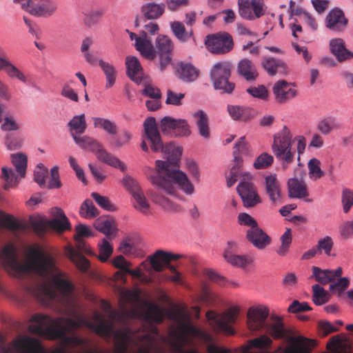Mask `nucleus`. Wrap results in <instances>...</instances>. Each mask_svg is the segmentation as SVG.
<instances>
[{"instance_id":"obj_1","label":"nucleus","mask_w":353,"mask_h":353,"mask_svg":"<svg viewBox=\"0 0 353 353\" xmlns=\"http://www.w3.org/2000/svg\"><path fill=\"white\" fill-rule=\"evenodd\" d=\"M143 128L151 150L154 152H163L167 159L165 161H156L157 172L150 176L151 183L158 188L154 201L166 210L178 211L179 206L164 194L175 195L177 192L176 185L186 194H192L194 191V187L187 175L179 170L178 163L182 154V148L172 142L163 144L155 118H147L143 123Z\"/></svg>"},{"instance_id":"obj_2","label":"nucleus","mask_w":353,"mask_h":353,"mask_svg":"<svg viewBox=\"0 0 353 353\" xmlns=\"http://www.w3.org/2000/svg\"><path fill=\"white\" fill-rule=\"evenodd\" d=\"M30 259L25 263L19 261L15 247L6 244L0 251V261L10 274L19 277L23 274L34 273L46 279L52 276L54 288L64 297H68L74 290L71 282L64 279L65 273L59 270L54 256L45 252L40 246L31 248Z\"/></svg>"},{"instance_id":"obj_3","label":"nucleus","mask_w":353,"mask_h":353,"mask_svg":"<svg viewBox=\"0 0 353 353\" xmlns=\"http://www.w3.org/2000/svg\"><path fill=\"white\" fill-rule=\"evenodd\" d=\"M30 321L34 323L28 327L29 331L39 336H46L51 341L61 340L65 345L72 347L83 346L86 339L74 334L79 325L71 318H52L48 315L35 314Z\"/></svg>"},{"instance_id":"obj_4","label":"nucleus","mask_w":353,"mask_h":353,"mask_svg":"<svg viewBox=\"0 0 353 353\" xmlns=\"http://www.w3.org/2000/svg\"><path fill=\"white\" fill-rule=\"evenodd\" d=\"M294 141L297 142V159L299 161L300 156L304 152L306 146V140L304 137L297 136L293 139L290 129L285 125L273 136L272 151L276 159L281 161L285 170L294 161L296 157V150L292 148Z\"/></svg>"},{"instance_id":"obj_5","label":"nucleus","mask_w":353,"mask_h":353,"mask_svg":"<svg viewBox=\"0 0 353 353\" xmlns=\"http://www.w3.org/2000/svg\"><path fill=\"white\" fill-rule=\"evenodd\" d=\"M73 139L81 148L95 152L97 158L99 161L112 167L119 168L122 172L125 171L127 168L125 164L117 157L103 149L102 145L95 139L88 136L81 137L79 135L74 137Z\"/></svg>"},{"instance_id":"obj_6","label":"nucleus","mask_w":353,"mask_h":353,"mask_svg":"<svg viewBox=\"0 0 353 353\" xmlns=\"http://www.w3.org/2000/svg\"><path fill=\"white\" fill-rule=\"evenodd\" d=\"M56 218L52 220L38 218L30 221L31 226L37 235H43L50 228L59 232L70 229V221L63 211L60 208H56Z\"/></svg>"},{"instance_id":"obj_7","label":"nucleus","mask_w":353,"mask_h":353,"mask_svg":"<svg viewBox=\"0 0 353 353\" xmlns=\"http://www.w3.org/2000/svg\"><path fill=\"white\" fill-rule=\"evenodd\" d=\"M11 159L19 175H17L12 169L2 168V178L5 180L4 189L8 190L16 186L21 179L26 176L28 158L23 153H17L11 154Z\"/></svg>"},{"instance_id":"obj_8","label":"nucleus","mask_w":353,"mask_h":353,"mask_svg":"<svg viewBox=\"0 0 353 353\" xmlns=\"http://www.w3.org/2000/svg\"><path fill=\"white\" fill-rule=\"evenodd\" d=\"M232 65L229 62H219L212 67L210 77L214 88L221 90L224 93L230 94L235 88V84L229 81L231 76Z\"/></svg>"},{"instance_id":"obj_9","label":"nucleus","mask_w":353,"mask_h":353,"mask_svg":"<svg viewBox=\"0 0 353 353\" xmlns=\"http://www.w3.org/2000/svg\"><path fill=\"white\" fill-rule=\"evenodd\" d=\"M238 314L239 310L236 308H230L220 315L213 311H208L206 317L214 331L232 335L234 330L230 325L235 322Z\"/></svg>"},{"instance_id":"obj_10","label":"nucleus","mask_w":353,"mask_h":353,"mask_svg":"<svg viewBox=\"0 0 353 353\" xmlns=\"http://www.w3.org/2000/svg\"><path fill=\"white\" fill-rule=\"evenodd\" d=\"M21 4V8L36 17L51 16L57 10V3L52 0H14Z\"/></svg>"},{"instance_id":"obj_11","label":"nucleus","mask_w":353,"mask_h":353,"mask_svg":"<svg viewBox=\"0 0 353 353\" xmlns=\"http://www.w3.org/2000/svg\"><path fill=\"white\" fill-rule=\"evenodd\" d=\"M205 45L210 52L223 54L232 50L234 42L230 34L223 32L208 34L205 38Z\"/></svg>"},{"instance_id":"obj_12","label":"nucleus","mask_w":353,"mask_h":353,"mask_svg":"<svg viewBox=\"0 0 353 353\" xmlns=\"http://www.w3.org/2000/svg\"><path fill=\"white\" fill-rule=\"evenodd\" d=\"M75 241L77 250L72 247L68 246L65 248V255L75 265L79 271L81 272H87L90 268V262L80 252L88 253L89 249L82 239L75 237Z\"/></svg>"},{"instance_id":"obj_13","label":"nucleus","mask_w":353,"mask_h":353,"mask_svg":"<svg viewBox=\"0 0 353 353\" xmlns=\"http://www.w3.org/2000/svg\"><path fill=\"white\" fill-rule=\"evenodd\" d=\"M94 316V319L97 321L96 323L90 322L82 316H79L77 320H74L79 325V328L81 326H85L94 331L99 336L103 337L110 336L114 331L112 323L105 321L98 313H96Z\"/></svg>"},{"instance_id":"obj_14","label":"nucleus","mask_w":353,"mask_h":353,"mask_svg":"<svg viewBox=\"0 0 353 353\" xmlns=\"http://www.w3.org/2000/svg\"><path fill=\"white\" fill-rule=\"evenodd\" d=\"M239 12L241 17L254 20L265 14L263 0H238Z\"/></svg>"},{"instance_id":"obj_15","label":"nucleus","mask_w":353,"mask_h":353,"mask_svg":"<svg viewBox=\"0 0 353 353\" xmlns=\"http://www.w3.org/2000/svg\"><path fill=\"white\" fill-rule=\"evenodd\" d=\"M236 190L245 207L253 208L261 202L256 187L252 182L243 181L238 185Z\"/></svg>"},{"instance_id":"obj_16","label":"nucleus","mask_w":353,"mask_h":353,"mask_svg":"<svg viewBox=\"0 0 353 353\" xmlns=\"http://www.w3.org/2000/svg\"><path fill=\"white\" fill-rule=\"evenodd\" d=\"M181 330L186 334H189L194 337H198L201 340L210 343L207 348L208 353H230V351L225 348H219L214 344H212L213 341L212 336L201 330V329L190 324L183 323L181 325Z\"/></svg>"},{"instance_id":"obj_17","label":"nucleus","mask_w":353,"mask_h":353,"mask_svg":"<svg viewBox=\"0 0 353 353\" xmlns=\"http://www.w3.org/2000/svg\"><path fill=\"white\" fill-rule=\"evenodd\" d=\"M181 330L186 334H189L194 337H198L201 340L210 343L207 348L208 353H230V351L225 348H219L214 344H212L213 341L212 336L201 330V329L190 324L183 323L181 325Z\"/></svg>"},{"instance_id":"obj_18","label":"nucleus","mask_w":353,"mask_h":353,"mask_svg":"<svg viewBox=\"0 0 353 353\" xmlns=\"http://www.w3.org/2000/svg\"><path fill=\"white\" fill-rule=\"evenodd\" d=\"M269 309L266 306L251 307L248 312V326L252 331H258L265 327Z\"/></svg>"},{"instance_id":"obj_19","label":"nucleus","mask_w":353,"mask_h":353,"mask_svg":"<svg viewBox=\"0 0 353 353\" xmlns=\"http://www.w3.org/2000/svg\"><path fill=\"white\" fill-rule=\"evenodd\" d=\"M276 101L279 103H285L297 95V90L294 83L285 80L276 81L272 88Z\"/></svg>"},{"instance_id":"obj_20","label":"nucleus","mask_w":353,"mask_h":353,"mask_svg":"<svg viewBox=\"0 0 353 353\" xmlns=\"http://www.w3.org/2000/svg\"><path fill=\"white\" fill-rule=\"evenodd\" d=\"M245 238L248 242L259 250L265 249L272 242L271 237L259 225L249 228L246 231Z\"/></svg>"},{"instance_id":"obj_21","label":"nucleus","mask_w":353,"mask_h":353,"mask_svg":"<svg viewBox=\"0 0 353 353\" xmlns=\"http://www.w3.org/2000/svg\"><path fill=\"white\" fill-rule=\"evenodd\" d=\"M261 65L270 76H286L290 72L289 67L285 61L272 57H263Z\"/></svg>"},{"instance_id":"obj_22","label":"nucleus","mask_w":353,"mask_h":353,"mask_svg":"<svg viewBox=\"0 0 353 353\" xmlns=\"http://www.w3.org/2000/svg\"><path fill=\"white\" fill-rule=\"evenodd\" d=\"M347 19L339 8L331 10L325 17V26L335 32H341L347 26Z\"/></svg>"},{"instance_id":"obj_23","label":"nucleus","mask_w":353,"mask_h":353,"mask_svg":"<svg viewBox=\"0 0 353 353\" xmlns=\"http://www.w3.org/2000/svg\"><path fill=\"white\" fill-rule=\"evenodd\" d=\"M265 190L273 203H281V185L276 174H270L265 177Z\"/></svg>"},{"instance_id":"obj_24","label":"nucleus","mask_w":353,"mask_h":353,"mask_svg":"<svg viewBox=\"0 0 353 353\" xmlns=\"http://www.w3.org/2000/svg\"><path fill=\"white\" fill-rule=\"evenodd\" d=\"M175 74L181 81L190 83L198 78L199 70L190 63L180 62L175 66Z\"/></svg>"},{"instance_id":"obj_25","label":"nucleus","mask_w":353,"mask_h":353,"mask_svg":"<svg viewBox=\"0 0 353 353\" xmlns=\"http://www.w3.org/2000/svg\"><path fill=\"white\" fill-rule=\"evenodd\" d=\"M136 49L148 59L152 60L155 57L156 52L152 43L151 39L148 36L147 32L142 31L139 35V40L135 43Z\"/></svg>"},{"instance_id":"obj_26","label":"nucleus","mask_w":353,"mask_h":353,"mask_svg":"<svg viewBox=\"0 0 353 353\" xmlns=\"http://www.w3.org/2000/svg\"><path fill=\"white\" fill-rule=\"evenodd\" d=\"M330 49L331 53L339 62L353 58V52L345 48V41L341 38L331 39Z\"/></svg>"},{"instance_id":"obj_27","label":"nucleus","mask_w":353,"mask_h":353,"mask_svg":"<svg viewBox=\"0 0 353 353\" xmlns=\"http://www.w3.org/2000/svg\"><path fill=\"white\" fill-rule=\"evenodd\" d=\"M228 112L232 119L235 121H248L255 116L253 109L236 105H228Z\"/></svg>"},{"instance_id":"obj_28","label":"nucleus","mask_w":353,"mask_h":353,"mask_svg":"<svg viewBox=\"0 0 353 353\" xmlns=\"http://www.w3.org/2000/svg\"><path fill=\"white\" fill-rule=\"evenodd\" d=\"M312 273L316 281L325 285L334 281L336 278L340 277L343 271L342 268L340 267L334 270H321L318 267L314 266L312 267Z\"/></svg>"},{"instance_id":"obj_29","label":"nucleus","mask_w":353,"mask_h":353,"mask_svg":"<svg viewBox=\"0 0 353 353\" xmlns=\"http://www.w3.org/2000/svg\"><path fill=\"white\" fill-rule=\"evenodd\" d=\"M199 131V134L205 139L210 137L209 118L208 114L202 110H199L192 114Z\"/></svg>"},{"instance_id":"obj_30","label":"nucleus","mask_w":353,"mask_h":353,"mask_svg":"<svg viewBox=\"0 0 353 353\" xmlns=\"http://www.w3.org/2000/svg\"><path fill=\"white\" fill-rule=\"evenodd\" d=\"M288 194L291 198L302 199L309 195L307 188L302 179H290L288 181Z\"/></svg>"},{"instance_id":"obj_31","label":"nucleus","mask_w":353,"mask_h":353,"mask_svg":"<svg viewBox=\"0 0 353 353\" xmlns=\"http://www.w3.org/2000/svg\"><path fill=\"white\" fill-rule=\"evenodd\" d=\"M125 64L128 76L135 83H140L143 77V69L139 60L134 57H128Z\"/></svg>"},{"instance_id":"obj_32","label":"nucleus","mask_w":353,"mask_h":353,"mask_svg":"<svg viewBox=\"0 0 353 353\" xmlns=\"http://www.w3.org/2000/svg\"><path fill=\"white\" fill-rule=\"evenodd\" d=\"M238 72L248 81L256 80L259 73L254 64L248 59H243L238 63Z\"/></svg>"},{"instance_id":"obj_33","label":"nucleus","mask_w":353,"mask_h":353,"mask_svg":"<svg viewBox=\"0 0 353 353\" xmlns=\"http://www.w3.org/2000/svg\"><path fill=\"white\" fill-rule=\"evenodd\" d=\"M316 128L322 134L328 135L334 130L340 129L341 123L336 117L328 115L318 122Z\"/></svg>"},{"instance_id":"obj_34","label":"nucleus","mask_w":353,"mask_h":353,"mask_svg":"<svg viewBox=\"0 0 353 353\" xmlns=\"http://www.w3.org/2000/svg\"><path fill=\"white\" fill-rule=\"evenodd\" d=\"M152 268L156 272H161L170 263L168 252L159 250L149 256Z\"/></svg>"},{"instance_id":"obj_35","label":"nucleus","mask_w":353,"mask_h":353,"mask_svg":"<svg viewBox=\"0 0 353 353\" xmlns=\"http://www.w3.org/2000/svg\"><path fill=\"white\" fill-rule=\"evenodd\" d=\"M68 127L70 135L74 139L83 134L87 128L85 116L84 114L76 115L68 122Z\"/></svg>"},{"instance_id":"obj_36","label":"nucleus","mask_w":353,"mask_h":353,"mask_svg":"<svg viewBox=\"0 0 353 353\" xmlns=\"http://www.w3.org/2000/svg\"><path fill=\"white\" fill-rule=\"evenodd\" d=\"M165 11L163 3H147L141 8V12L147 19H156L159 18Z\"/></svg>"},{"instance_id":"obj_37","label":"nucleus","mask_w":353,"mask_h":353,"mask_svg":"<svg viewBox=\"0 0 353 353\" xmlns=\"http://www.w3.org/2000/svg\"><path fill=\"white\" fill-rule=\"evenodd\" d=\"M171 30L176 38L181 42H186L190 38L194 40L192 28L186 30L182 22L174 21L170 23Z\"/></svg>"},{"instance_id":"obj_38","label":"nucleus","mask_w":353,"mask_h":353,"mask_svg":"<svg viewBox=\"0 0 353 353\" xmlns=\"http://www.w3.org/2000/svg\"><path fill=\"white\" fill-rule=\"evenodd\" d=\"M234 160L232 166L230 168L229 174L227 175V185L228 187L233 185L237 181L241 174V168L243 164V159L241 155L236 154V151L233 152Z\"/></svg>"},{"instance_id":"obj_39","label":"nucleus","mask_w":353,"mask_h":353,"mask_svg":"<svg viewBox=\"0 0 353 353\" xmlns=\"http://www.w3.org/2000/svg\"><path fill=\"white\" fill-rule=\"evenodd\" d=\"M310 342L303 336L291 339V345L285 349L284 353H308V343Z\"/></svg>"},{"instance_id":"obj_40","label":"nucleus","mask_w":353,"mask_h":353,"mask_svg":"<svg viewBox=\"0 0 353 353\" xmlns=\"http://www.w3.org/2000/svg\"><path fill=\"white\" fill-rule=\"evenodd\" d=\"M105 13V9L102 8L83 12V24L88 28L97 25Z\"/></svg>"},{"instance_id":"obj_41","label":"nucleus","mask_w":353,"mask_h":353,"mask_svg":"<svg viewBox=\"0 0 353 353\" xmlns=\"http://www.w3.org/2000/svg\"><path fill=\"white\" fill-rule=\"evenodd\" d=\"M99 65L103 70L105 79H106V84L105 88L108 89L112 87L116 81L117 78V70L114 67L103 60L99 61Z\"/></svg>"},{"instance_id":"obj_42","label":"nucleus","mask_w":353,"mask_h":353,"mask_svg":"<svg viewBox=\"0 0 353 353\" xmlns=\"http://www.w3.org/2000/svg\"><path fill=\"white\" fill-rule=\"evenodd\" d=\"M92 120L95 128H101L111 135H115L118 132L117 124L108 119L93 117Z\"/></svg>"},{"instance_id":"obj_43","label":"nucleus","mask_w":353,"mask_h":353,"mask_svg":"<svg viewBox=\"0 0 353 353\" xmlns=\"http://www.w3.org/2000/svg\"><path fill=\"white\" fill-rule=\"evenodd\" d=\"M132 196L135 201L134 204L135 209L145 215L150 214V203L146 199L142 190L137 192H134V194Z\"/></svg>"},{"instance_id":"obj_44","label":"nucleus","mask_w":353,"mask_h":353,"mask_svg":"<svg viewBox=\"0 0 353 353\" xmlns=\"http://www.w3.org/2000/svg\"><path fill=\"white\" fill-rule=\"evenodd\" d=\"M272 319L276 322L274 323L268 325L266 326L267 330L275 339L283 338L285 335V330L281 319L279 316H272Z\"/></svg>"},{"instance_id":"obj_45","label":"nucleus","mask_w":353,"mask_h":353,"mask_svg":"<svg viewBox=\"0 0 353 353\" xmlns=\"http://www.w3.org/2000/svg\"><path fill=\"white\" fill-rule=\"evenodd\" d=\"M0 71L4 70L11 78H17L23 83H26L27 79L25 74L14 66L8 59L1 65Z\"/></svg>"},{"instance_id":"obj_46","label":"nucleus","mask_w":353,"mask_h":353,"mask_svg":"<svg viewBox=\"0 0 353 353\" xmlns=\"http://www.w3.org/2000/svg\"><path fill=\"white\" fill-rule=\"evenodd\" d=\"M312 301L316 305H322L329 301L330 295L319 284L312 286Z\"/></svg>"},{"instance_id":"obj_47","label":"nucleus","mask_w":353,"mask_h":353,"mask_svg":"<svg viewBox=\"0 0 353 353\" xmlns=\"http://www.w3.org/2000/svg\"><path fill=\"white\" fill-rule=\"evenodd\" d=\"M79 214L85 219H92L99 214V210L91 200L85 199L80 207Z\"/></svg>"},{"instance_id":"obj_48","label":"nucleus","mask_w":353,"mask_h":353,"mask_svg":"<svg viewBox=\"0 0 353 353\" xmlns=\"http://www.w3.org/2000/svg\"><path fill=\"white\" fill-rule=\"evenodd\" d=\"M131 330L126 328L123 330H119L115 333V337L120 341L119 347V353H125L128 350V343L131 340L130 339Z\"/></svg>"},{"instance_id":"obj_49","label":"nucleus","mask_w":353,"mask_h":353,"mask_svg":"<svg viewBox=\"0 0 353 353\" xmlns=\"http://www.w3.org/2000/svg\"><path fill=\"white\" fill-rule=\"evenodd\" d=\"M99 254L97 256L101 262H107L113 252V247L107 239H103L101 243H99Z\"/></svg>"},{"instance_id":"obj_50","label":"nucleus","mask_w":353,"mask_h":353,"mask_svg":"<svg viewBox=\"0 0 353 353\" xmlns=\"http://www.w3.org/2000/svg\"><path fill=\"white\" fill-rule=\"evenodd\" d=\"M274 162L272 155L263 152L255 159L253 166L256 170H263L270 167Z\"/></svg>"},{"instance_id":"obj_51","label":"nucleus","mask_w":353,"mask_h":353,"mask_svg":"<svg viewBox=\"0 0 353 353\" xmlns=\"http://www.w3.org/2000/svg\"><path fill=\"white\" fill-rule=\"evenodd\" d=\"M156 46L158 53H171L173 44L171 39L165 35H160L156 41Z\"/></svg>"},{"instance_id":"obj_52","label":"nucleus","mask_w":353,"mask_h":353,"mask_svg":"<svg viewBox=\"0 0 353 353\" xmlns=\"http://www.w3.org/2000/svg\"><path fill=\"white\" fill-rule=\"evenodd\" d=\"M145 319L150 322L161 323L163 321V314L162 311L155 305H150L145 314Z\"/></svg>"},{"instance_id":"obj_53","label":"nucleus","mask_w":353,"mask_h":353,"mask_svg":"<svg viewBox=\"0 0 353 353\" xmlns=\"http://www.w3.org/2000/svg\"><path fill=\"white\" fill-rule=\"evenodd\" d=\"M343 341L339 336H332L327 345V347L333 353H353L351 349H343Z\"/></svg>"},{"instance_id":"obj_54","label":"nucleus","mask_w":353,"mask_h":353,"mask_svg":"<svg viewBox=\"0 0 353 353\" xmlns=\"http://www.w3.org/2000/svg\"><path fill=\"white\" fill-rule=\"evenodd\" d=\"M225 259L232 265L241 268L246 266L252 261V259L248 256L237 255L235 254L232 255L228 254Z\"/></svg>"},{"instance_id":"obj_55","label":"nucleus","mask_w":353,"mask_h":353,"mask_svg":"<svg viewBox=\"0 0 353 353\" xmlns=\"http://www.w3.org/2000/svg\"><path fill=\"white\" fill-rule=\"evenodd\" d=\"M333 245L332 239L330 236H325L319 240L316 249L320 254L323 252L327 256H330Z\"/></svg>"},{"instance_id":"obj_56","label":"nucleus","mask_w":353,"mask_h":353,"mask_svg":"<svg viewBox=\"0 0 353 353\" xmlns=\"http://www.w3.org/2000/svg\"><path fill=\"white\" fill-rule=\"evenodd\" d=\"M320 161L317 159H312L308 162L309 176L314 180L321 179L323 176V172L320 167Z\"/></svg>"},{"instance_id":"obj_57","label":"nucleus","mask_w":353,"mask_h":353,"mask_svg":"<svg viewBox=\"0 0 353 353\" xmlns=\"http://www.w3.org/2000/svg\"><path fill=\"white\" fill-rule=\"evenodd\" d=\"M341 202L344 213H347L353 206V190L343 188L341 194Z\"/></svg>"},{"instance_id":"obj_58","label":"nucleus","mask_w":353,"mask_h":353,"mask_svg":"<svg viewBox=\"0 0 353 353\" xmlns=\"http://www.w3.org/2000/svg\"><path fill=\"white\" fill-rule=\"evenodd\" d=\"M48 175V170L45 166L40 163L37 165L34 170V181L37 182L40 187H45L46 185V178Z\"/></svg>"},{"instance_id":"obj_59","label":"nucleus","mask_w":353,"mask_h":353,"mask_svg":"<svg viewBox=\"0 0 353 353\" xmlns=\"http://www.w3.org/2000/svg\"><path fill=\"white\" fill-rule=\"evenodd\" d=\"M91 196L96 203L103 209L108 211L116 210V207L111 203L108 197L101 196L97 192L92 193Z\"/></svg>"},{"instance_id":"obj_60","label":"nucleus","mask_w":353,"mask_h":353,"mask_svg":"<svg viewBox=\"0 0 353 353\" xmlns=\"http://www.w3.org/2000/svg\"><path fill=\"white\" fill-rule=\"evenodd\" d=\"M132 138V134L128 131H123L118 137H113L110 140V145L114 148H119L128 144Z\"/></svg>"},{"instance_id":"obj_61","label":"nucleus","mask_w":353,"mask_h":353,"mask_svg":"<svg viewBox=\"0 0 353 353\" xmlns=\"http://www.w3.org/2000/svg\"><path fill=\"white\" fill-rule=\"evenodd\" d=\"M176 122L177 119H172L170 117H165L161 121V130L165 134L172 135Z\"/></svg>"},{"instance_id":"obj_62","label":"nucleus","mask_w":353,"mask_h":353,"mask_svg":"<svg viewBox=\"0 0 353 353\" xmlns=\"http://www.w3.org/2000/svg\"><path fill=\"white\" fill-rule=\"evenodd\" d=\"M190 132L187 121L183 119H177L172 135L174 137H186L190 135Z\"/></svg>"},{"instance_id":"obj_63","label":"nucleus","mask_w":353,"mask_h":353,"mask_svg":"<svg viewBox=\"0 0 353 353\" xmlns=\"http://www.w3.org/2000/svg\"><path fill=\"white\" fill-rule=\"evenodd\" d=\"M3 227L12 231L21 228L19 223L10 214H6L0 220V228Z\"/></svg>"},{"instance_id":"obj_64","label":"nucleus","mask_w":353,"mask_h":353,"mask_svg":"<svg viewBox=\"0 0 353 353\" xmlns=\"http://www.w3.org/2000/svg\"><path fill=\"white\" fill-rule=\"evenodd\" d=\"M339 233L342 238L345 239L353 237V221L343 222L339 226Z\"/></svg>"}]
</instances>
